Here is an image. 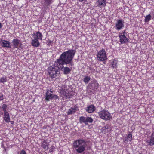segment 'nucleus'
Here are the masks:
<instances>
[{"label":"nucleus","mask_w":154,"mask_h":154,"mask_svg":"<svg viewBox=\"0 0 154 154\" xmlns=\"http://www.w3.org/2000/svg\"><path fill=\"white\" fill-rule=\"evenodd\" d=\"M85 109L88 113H92L95 111L96 108L94 105H91L87 107Z\"/></svg>","instance_id":"9b49d317"},{"label":"nucleus","mask_w":154,"mask_h":154,"mask_svg":"<svg viewBox=\"0 0 154 154\" xmlns=\"http://www.w3.org/2000/svg\"><path fill=\"white\" fill-rule=\"evenodd\" d=\"M45 2L47 3L50 4L51 3V0H45Z\"/></svg>","instance_id":"7c9ffc66"},{"label":"nucleus","mask_w":154,"mask_h":154,"mask_svg":"<svg viewBox=\"0 0 154 154\" xmlns=\"http://www.w3.org/2000/svg\"><path fill=\"white\" fill-rule=\"evenodd\" d=\"M34 38L42 40V35L39 32H35L32 34Z\"/></svg>","instance_id":"ddd939ff"},{"label":"nucleus","mask_w":154,"mask_h":154,"mask_svg":"<svg viewBox=\"0 0 154 154\" xmlns=\"http://www.w3.org/2000/svg\"><path fill=\"white\" fill-rule=\"evenodd\" d=\"M7 105L5 104H4L2 105V108L3 109V112L4 113L8 112L7 111H6V109L7 107Z\"/></svg>","instance_id":"5701e85b"},{"label":"nucleus","mask_w":154,"mask_h":154,"mask_svg":"<svg viewBox=\"0 0 154 154\" xmlns=\"http://www.w3.org/2000/svg\"><path fill=\"white\" fill-rule=\"evenodd\" d=\"M75 51L73 50H69L63 53L59 58L57 59L55 63L56 66H63L64 64H70L72 66L73 65L72 62ZM56 65V64H55Z\"/></svg>","instance_id":"f257e3e1"},{"label":"nucleus","mask_w":154,"mask_h":154,"mask_svg":"<svg viewBox=\"0 0 154 154\" xmlns=\"http://www.w3.org/2000/svg\"><path fill=\"white\" fill-rule=\"evenodd\" d=\"M70 95L71 94L69 93V91L67 90L66 91V95H65V97L66 98H69Z\"/></svg>","instance_id":"393cba45"},{"label":"nucleus","mask_w":154,"mask_h":154,"mask_svg":"<svg viewBox=\"0 0 154 154\" xmlns=\"http://www.w3.org/2000/svg\"><path fill=\"white\" fill-rule=\"evenodd\" d=\"M116 64L117 62L116 61V60H113L111 63V65H112V66L113 68H114L116 67Z\"/></svg>","instance_id":"a878e982"},{"label":"nucleus","mask_w":154,"mask_h":154,"mask_svg":"<svg viewBox=\"0 0 154 154\" xmlns=\"http://www.w3.org/2000/svg\"><path fill=\"white\" fill-rule=\"evenodd\" d=\"M124 27V22L122 20L119 19L117 20L116 24V29L118 30L121 29Z\"/></svg>","instance_id":"1a4fd4ad"},{"label":"nucleus","mask_w":154,"mask_h":154,"mask_svg":"<svg viewBox=\"0 0 154 154\" xmlns=\"http://www.w3.org/2000/svg\"><path fill=\"white\" fill-rule=\"evenodd\" d=\"M20 42V41L18 39H14L12 41V43L14 45V48H18V46Z\"/></svg>","instance_id":"a211bd4d"},{"label":"nucleus","mask_w":154,"mask_h":154,"mask_svg":"<svg viewBox=\"0 0 154 154\" xmlns=\"http://www.w3.org/2000/svg\"><path fill=\"white\" fill-rule=\"evenodd\" d=\"M2 27V25L1 23H0V28H1Z\"/></svg>","instance_id":"f704fd0d"},{"label":"nucleus","mask_w":154,"mask_h":154,"mask_svg":"<svg viewBox=\"0 0 154 154\" xmlns=\"http://www.w3.org/2000/svg\"><path fill=\"white\" fill-rule=\"evenodd\" d=\"M59 66L61 68V70L63 72V73L65 74H69L72 70V67H64L63 65Z\"/></svg>","instance_id":"9d476101"},{"label":"nucleus","mask_w":154,"mask_h":154,"mask_svg":"<svg viewBox=\"0 0 154 154\" xmlns=\"http://www.w3.org/2000/svg\"><path fill=\"white\" fill-rule=\"evenodd\" d=\"M91 78L88 76H86L84 79L83 81L85 83H88L90 80Z\"/></svg>","instance_id":"4be33fe9"},{"label":"nucleus","mask_w":154,"mask_h":154,"mask_svg":"<svg viewBox=\"0 0 154 154\" xmlns=\"http://www.w3.org/2000/svg\"><path fill=\"white\" fill-rule=\"evenodd\" d=\"M77 110V108L76 107L71 108L70 109L68 112V115L72 114L74 113Z\"/></svg>","instance_id":"aec40b11"},{"label":"nucleus","mask_w":154,"mask_h":154,"mask_svg":"<svg viewBox=\"0 0 154 154\" xmlns=\"http://www.w3.org/2000/svg\"><path fill=\"white\" fill-rule=\"evenodd\" d=\"M147 140V143L150 146H152L154 145V129L153 130L152 133L150 136L148 138Z\"/></svg>","instance_id":"6e6552de"},{"label":"nucleus","mask_w":154,"mask_h":154,"mask_svg":"<svg viewBox=\"0 0 154 154\" xmlns=\"http://www.w3.org/2000/svg\"><path fill=\"white\" fill-rule=\"evenodd\" d=\"M52 66L48 67V72L50 76L52 78H55L60 75V72L58 66Z\"/></svg>","instance_id":"7ed1b4c3"},{"label":"nucleus","mask_w":154,"mask_h":154,"mask_svg":"<svg viewBox=\"0 0 154 154\" xmlns=\"http://www.w3.org/2000/svg\"><path fill=\"white\" fill-rule=\"evenodd\" d=\"M73 146L76 149L77 152L81 153L85 151L86 147L85 141L82 139H79L74 141Z\"/></svg>","instance_id":"f03ea898"},{"label":"nucleus","mask_w":154,"mask_h":154,"mask_svg":"<svg viewBox=\"0 0 154 154\" xmlns=\"http://www.w3.org/2000/svg\"><path fill=\"white\" fill-rule=\"evenodd\" d=\"M49 144L47 143V140H44L41 144V146L45 150H47L48 149Z\"/></svg>","instance_id":"2eb2a0df"},{"label":"nucleus","mask_w":154,"mask_h":154,"mask_svg":"<svg viewBox=\"0 0 154 154\" xmlns=\"http://www.w3.org/2000/svg\"><path fill=\"white\" fill-rule=\"evenodd\" d=\"M119 36L120 38V41L121 43H124L127 42L128 39L124 35H122V34H119Z\"/></svg>","instance_id":"f8f14e48"},{"label":"nucleus","mask_w":154,"mask_h":154,"mask_svg":"<svg viewBox=\"0 0 154 154\" xmlns=\"http://www.w3.org/2000/svg\"><path fill=\"white\" fill-rule=\"evenodd\" d=\"M0 43L1 45L4 47L9 48L10 47V43L8 41L1 40Z\"/></svg>","instance_id":"4468645a"},{"label":"nucleus","mask_w":154,"mask_h":154,"mask_svg":"<svg viewBox=\"0 0 154 154\" xmlns=\"http://www.w3.org/2000/svg\"><path fill=\"white\" fill-rule=\"evenodd\" d=\"M97 58V60L100 61H104L107 59L106 52L104 49H102L98 52Z\"/></svg>","instance_id":"39448f33"},{"label":"nucleus","mask_w":154,"mask_h":154,"mask_svg":"<svg viewBox=\"0 0 154 154\" xmlns=\"http://www.w3.org/2000/svg\"><path fill=\"white\" fill-rule=\"evenodd\" d=\"M11 123L12 124H13L14 123V122L13 121H11Z\"/></svg>","instance_id":"c9c22d12"},{"label":"nucleus","mask_w":154,"mask_h":154,"mask_svg":"<svg viewBox=\"0 0 154 154\" xmlns=\"http://www.w3.org/2000/svg\"><path fill=\"white\" fill-rule=\"evenodd\" d=\"M45 100L47 101H49V100L52 98L59 99V97L57 95H54L52 91L51 90L48 89L46 94Z\"/></svg>","instance_id":"423d86ee"},{"label":"nucleus","mask_w":154,"mask_h":154,"mask_svg":"<svg viewBox=\"0 0 154 154\" xmlns=\"http://www.w3.org/2000/svg\"><path fill=\"white\" fill-rule=\"evenodd\" d=\"M38 40L34 38L32 39V46L36 47H38L39 46L40 43Z\"/></svg>","instance_id":"dca6fc26"},{"label":"nucleus","mask_w":154,"mask_h":154,"mask_svg":"<svg viewBox=\"0 0 154 154\" xmlns=\"http://www.w3.org/2000/svg\"><path fill=\"white\" fill-rule=\"evenodd\" d=\"M79 121L80 123H83L85 125H87L88 123H91L93 121V120L91 117L81 116L79 117Z\"/></svg>","instance_id":"0eeeda50"},{"label":"nucleus","mask_w":154,"mask_h":154,"mask_svg":"<svg viewBox=\"0 0 154 154\" xmlns=\"http://www.w3.org/2000/svg\"><path fill=\"white\" fill-rule=\"evenodd\" d=\"M151 18V16L150 14L146 16L145 17V21L146 22H148L150 20Z\"/></svg>","instance_id":"b1692460"},{"label":"nucleus","mask_w":154,"mask_h":154,"mask_svg":"<svg viewBox=\"0 0 154 154\" xmlns=\"http://www.w3.org/2000/svg\"><path fill=\"white\" fill-rule=\"evenodd\" d=\"M98 4V6L105 7L106 4V1L105 0H98L97 2Z\"/></svg>","instance_id":"6ab92c4d"},{"label":"nucleus","mask_w":154,"mask_h":154,"mask_svg":"<svg viewBox=\"0 0 154 154\" xmlns=\"http://www.w3.org/2000/svg\"><path fill=\"white\" fill-rule=\"evenodd\" d=\"M0 81L2 83L6 82V78L5 77H2L0 79Z\"/></svg>","instance_id":"cd10ccee"},{"label":"nucleus","mask_w":154,"mask_h":154,"mask_svg":"<svg viewBox=\"0 0 154 154\" xmlns=\"http://www.w3.org/2000/svg\"><path fill=\"white\" fill-rule=\"evenodd\" d=\"M99 116L100 118L105 120H109L112 118L110 113L106 110H103L99 112Z\"/></svg>","instance_id":"20e7f679"},{"label":"nucleus","mask_w":154,"mask_h":154,"mask_svg":"<svg viewBox=\"0 0 154 154\" xmlns=\"http://www.w3.org/2000/svg\"><path fill=\"white\" fill-rule=\"evenodd\" d=\"M3 99V95L2 94H0V101L2 100Z\"/></svg>","instance_id":"c756f323"},{"label":"nucleus","mask_w":154,"mask_h":154,"mask_svg":"<svg viewBox=\"0 0 154 154\" xmlns=\"http://www.w3.org/2000/svg\"><path fill=\"white\" fill-rule=\"evenodd\" d=\"M128 141H129V140H128V139L127 138H125V139L124 140V141L125 143H126V142H128Z\"/></svg>","instance_id":"473e14b6"},{"label":"nucleus","mask_w":154,"mask_h":154,"mask_svg":"<svg viewBox=\"0 0 154 154\" xmlns=\"http://www.w3.org/2000/svg\"><path fill=\"white\" fill-rule=\"evenodd\" d=\"M66 89L65 90H62L60 93V94L61 96L63 97L65 96V95H66Z\"/></svg>","instance_id":"412c9836"},{"label":"nucleus","mask_w":154,"mask_h":154,"mask_svg":"<svg viewBox=\"0 0 154 154\" xmlns=\"http://www.w3.org/2000/svg\"><path fill=\"white\" fill-rule=\"evenodd\" d=\"M20 154H26V152L24 150H21Z\"/></svg>","instance_id":"c85d7f7f"},{"label":"nucleus","mask_w":154,"mask_h":154,"mask_svg":"<svg viewBox=\"0 0 154 154\" xmlns=\"http://www.w3.org/2000/svg\"><path fill=\"white\" fill-rule=\"evenodd\" d=\"M127 138L129 141H130L131 140L132 138V135L131 134H129L127 135Z\"/></svg>","instance_id":"bb28decb"},{"label":"nucleus","mask_w":154,"mask_h":154,"mask_svg":"<svg viewBox=\"0 0 154 154\" xmlns=\"http://www.w3.org/2000/svg\"><path fill=\"white\" fill-rule=\"evenodd\" d=\"M94 85L95 86V88H94V89H97L98 87V84L97 83H95Z\"/></svg>","instance_id":"2f4dec72"},{"label":"nucleus","mask_w":154,"mask_h":154,"mask_svg":"<svg viewBox=\"0 0 154 154\" xmlns=\"http://www.w3.org/2000/svg\"><path fill=\"white\" fill-rule=\"evenodd\" d=\"M4 120L6 122L8 123L10 122L9 114L8 112L4 113Z\"/></svg>","instance_id":"f3484780"},{"label":"nucleus","mask_w":154,"mask_h":154,"mask_svg":"<svg viewBox=\"0 0 154 154\" xmlns=\"http://www.w3.org/2000/svg\"><path fill=\"white\" fill-rule=\"evenodd\" d=\"M122 34V35H125L126 34V33L125 32V31H124L122 33H121Z\"/></svg>","instance_id":"72a5a7b5"}]
</instances>
